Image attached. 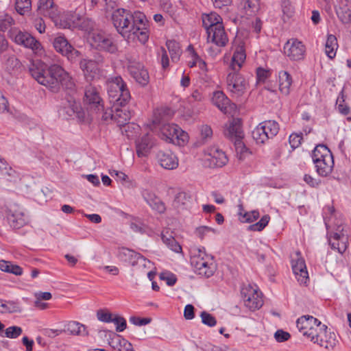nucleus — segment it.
<instances>
[{
  "label": "nucleus",
  "mask_w": 351,
  "mask_h": 351,
  "mask_svg": "<svg viewBox=\"0 0 351 351\" xmlns=\"http://www.w3.org/2000/svg\"><path fill=\"white\" fill-rule=\"evenodd\" d=\"M112 20L118 33L128 41L137 40L145 44L148 40V21L143 12L119 8L113 12Z\"/></svg>",
  "instance_id": "nucleus-1"
},
{
  "label": "nucleus",
  "mask_w": 351,
  "mask_h": 351,
  "mask_svg": "<svg viewBox=\"0 0 351 351\" xmlns=\"http://www.w3.org/2000/svg\"><path fill=\"white\" fill-rule=\"evenodd\" d=\"M233 54L226 78L227 90L232 97H240L249 89L248 81L239 73L245 59L246 53L244 42L237 38L232 45Z\"/></svg>",
  "instance_id": "nucleus-2"
},
{
  "label": "nucleus",
  "mask_w": 351,
  "mask_h": 351,
  "mask_svg": "<svg viewBox=\"0 0 351 351\" xmlns=\"http://www.w3.org/2000/svg\"><path fill=\"white\" fill-rule=\"evenodd\" d=\"M29 71L40 84L50 88L52 91L58 90L64 79V69L56 64L48 66L41 61H33L29 66Z\"/></svg>",
  "instance_id": "nucleus-3"
},
{
  "label": "nucleus",
  "mask_w": 351,
  "mask_h": 351,
  "mask_svg": "<svg viewBox=\"0 0 351 351\" xmlns=\"http://www.w3.org/2000/svg\"><path fill=\"white\" fill-rule=\"evenodd\" d=\"M190 262L194 271L199 276L210 278L216 271L213 256L208 254L204 247L191 249Z\"/></svg>",
  "instance_id": "nucleus-4"
},
{
  "label": "nucleus",
  "mask_w": 351,
  "mask_h": 351,
  "mask_svg": "<svg viewBox=\"0 0 351 351\" xmlns=\"http://www.w3.org/2000/svg\"><path fill=\"white\" fill-rule=\"evenodd\" d=\"M106 86L110 102L124 106L130 101L131 96L128 85L120 75L109 77Z\"/></svg>",
  "instance_id": "nucleus-5"
},
{
  "label": "nucleus",
  "mask_w": 351,
  "mask_h": 351,
  "mask_svg": "<svg viewBox=\"0 0 351 351\" xmlns=\"http://www.w3.org/2000/svg\"><path fill=\"white\" fill-rule=\"evenodd\" d=\"M37 12L40 15L49 17L57 27L66 28L65 16L64 14H61L53 0H39Z\"/></svg>",
  "instance_id": "nucleus-6"
},
{
  "label": "nucleus",
  "mask_w": 351,
  "mask_h": 351,
  "mask_svg": "<svg viewBox=\"0 0 351 351\" xmlns=\"http://www.w3.org/2000/svg\"><path fill=\"white\" fill-rule=\"evenodd\" d=\"M160 137L169 143L183 145L188 140V134L178 125L174 123L163 124L160 128Z\"/></svg>",
  "instance_id": "nucleus-7"
},
{
  "label": "nucleus",
  "mask_w": 351,
  "mask_h": 351,
  "mask_svg": "<svg viewBox=\"0 0 351 351\" xmlns=\"http://www.w3.org/2000/svg\"><path fill=\"white\" fill-rule=\"evenodd\" d=\"M296 326L298 330L311 341L317 332L322 331L319 330L324 328V324L319 319L311 315H302L297 319Z\"/></svg>",
  "instance_id": "nucleus-8"
},
{
  "label": "nucleus",
  "mask_w": 351,
  "mask_h": 351,
  "mask_svg": "<svg viewBox=\"0 0 351 351\" xmlns=\"http://www.w3.org/2000/svg\"><path fill=\"white\" fill-rule=\"evenodd\" d=\"M241 294L245 306L251 311H256L263 304L262 293L256 286L244 285L241 288Z\"/></svg>",
  "instance_id": "nucleus-9"
},
{
  "label": "nucleus",
  "mask_w": 351,
  "mask_h": 351,
  "mask_svg": "<svg viewBox=\"0 0 351 351\" xmlns=\"http://www.w3.org/2000/svg\"><path fill=\"white\" fill-rule=\"evenodd\" d=\"M204 165L210 168L221 167L228 162L225 152L216 145L207 147L204 151Z\"/></svg>",
  "instance_id": "nucleus-10"
},
{
  "label": "nucleus",
  "mask_w": 351,
  "mask_h": 351,
  "mask_svg": "<svg viewBox=\"0 0 351 351\" xmlns=\"http://www.w3.org/2000/svg\"><path fill=\"white\" fill-rule=\"evenodd\" d=\"M84 103L87 108L96 113L103 112L104 101L96 86L89 84L85 87Z\"/></svg>",
  "instance_id": "nucleus-11"
},
{
  "label": "nucleus",
  "mask_w": 351,
  "mask_h": 351,
  "mask_svg": "<svg viewBox=\"0 0 351 351\" xmlns=\"http://www.w3.org/2000/svg\"><path fill=\"white\" fill-rule=\"evenodd\" d=\"M283 51L289 60L301 61L305 58L306 47L302 41L291 38L285 44Z\"/></svg>",
  "instance_id": "nucleus-12"
},
{
  "label": "nucleus",
  "mask_w": 351,
  "mask_h": 351,
  "mask_svg": "<svg viewBox=\"0 0 351 351\" xmlns=\"http://www.w3.org/2000/svg\"><path fill=\"white\" fill-rule=\"evenodd\" d=\"M91 45L99 50L113 53L117 51V45L112 38L103 32L93 33L90 37Z\"/></svg>",
  "instance_id": "nucleus-13"
},
{
  "label": "nucleus",
  "mask_w": 351,
  "mask_h": 351,
  "mask_svg": "<svg viewBox=\"0 0 351 351\" xmlns=\"http://www.w3.org/2000/svg\"><path fill=\"white\" fill-rule=\"evenodd\" d=\"M118 256L121 261L127 262L132 266L139 265L149 267L148 265L151 264V262L141 254L127 247L119 248Z\"/></svg>",
  "instance_id": "nucleus-14"
},
{
  "label": "nucleus",
  "mask_w": 351,
  "mask_h": 351,
  "mask_svg": "<svg viewBox=\"0 0 351 351\" xmlns=\"http://www.w3.org/2000/svg\"><path fill=\"white\" fill-rule=\"evenodd\" d=\"M321 330L322 332H317V335L315 336L312 342L327 350H332L338 343L335 333L330 330H328V327L325 324H324V328Z\"/></svg>",
  "instance_id": "nucleus-15"
},
{
  "label": "nucleus",
  "mask_w": 351,
  "mask_h": 351,
  "mask_svg": "<svg viewBox=\"0 0 351 351\" xmlns=\"http://www.w3.org/2000/svg\"><path fill=\"white\" fill-rule=\"evenodd\" d=\"M128 70L130 75L141 86H146L149 83V73L141 62L130 61Z\"/></svg>",
  "instance_id": "nucleus-16"
},
{
  "label": "nucleus",
  "mask_w": 351,
  "mask_h": 351,
  "mask_svg": "<svg viewBox=\"0 0 351 351\" xmlns=\"http://www.w3.org/2000/svg\"><path fill=\"white\" fill-rule=\"evenodd\" d=\"M211 103L224 114H231L235 108V105L222 90H216L213 93Z\"/></svg>",
  "instance_id": "nucleus-17"
},
{
  "label": "nucleus",
  "mask_w": 351,
  "mask_h": 351,
  "mask_svg": "<svg viewBox=\"0 0 351 351\" xmlns=\"http://www.w3.org/2000/svg\"><path fill=\"white\" fill-rule=\"evenodd\" d=\"M295 256L291 261L293 272L300 284H306L308 279V274L305 261L301 257L300 252H297Z\"/></svg>",
  "instance_id": "nucleus-18"
},
{
  "label": "nucleus",
  "mask_w": 351,
  "mask_h": 351,
  "mask_svg": "<svg viewBox=\"0 0 351 351\" xmlns=\"http://www.w3.org/2000/svg\"><path fill=\"white\" fill-rule=\"evenodd\" d=\"M156 159L159 165L167 170H174L179 165L178 158L171 151H159L157 153Z\"/></svg>",
  "instance_id": "nucleus-19"
},
{
  "label": "nucleus",
  "mask_w": 351,
  "mask_h": 351,
  "mask_svg": "<svg viewBox=\"0 0 351 351\" xmlns=\"http://www.w3.org/2000/svg\"><path fill=\"white\" fill-rule=\"evenodd\" d=\"M173 115V112L169 108H160L154 111L151 123L148 125L152 130L160 128L165 122L169 120Z\"/></svg>",
  "instance_id": "nucleus-20"
},
{
  "label": "nucleus",
  "mask_w": 351,
  "mask_h": 351,
  "mask_svg": "<svg viewBox=\"0 0 351 351\" xmlns=\"http://www.w3.org/2000/svg\"><path fill=\"white\" fill-rule=\"evenodd\" d=\"M206 32L208 42L215 44L217 47H224L228 42V37L223 24L217 25V27L210 29V31Z\"/></svg>",
  "instance_id": "nucleus-21"
},
{
  "label": "nucleus",
  "mask_w": 351,
  "mask_h": 351,
  "mask_svg": "<svg viewBox=\"0 0 351 351\" xmlns=\"http://www.w3.org/2000/svg\"><path fill=\"white\" fill-rule=\"evenodd\" d=\"M7 219L10 226L15 229H19L27 223V217L19 209L10 210Z\"/></svg>",
  "instance_id": "nucleus-22"
},
{
  "label": "nucleus",
  "mask_w": 351,
  "mask_h": 351,
  "mask_svg": "<svg viewBox=\"0 0 351 351\" xmlns=\"http://www.w3.org/2000/svg\"><path fill=\"white\" fill-rule=\"evenodd\" d=\"M80 67L87 80H92L99 75V64L95 60H83L80 62Z\"/></svg>",
  "instance_id": "nucleus-23"
},
{
  "label": "nucleus",
  "mask_w": 351,
  "mask_h": 351,
  "mask_svg": "<svg viewBox=\"0 0 351 351\" xmlns=\"http://www.w3.org/2000/svg\"><path fill=\"white\" fill-rule=\"evenodd\" d=\"M125 106L113 104L114 111L112 114V119L114 120L119 126L127 124L132 117L131 112Z\"/></svg>",
  "instance_id": "nucleus-24"
},
{
  "label": "nucleus",
  "mask_w": 351,
  "mask_h": 351,
  "mask_svg": "<svg viewBox=\"0 0 351 351\" xmlns=\"http://www.w3.org/2000/svg\"><path fill=\"white\" fill-rule=\"evenodd\" d=\"M108 344L117 351H132L133 346L130 342L122 336L112 334L108 339Z\"/></svg>",
  "instance_id": "nucleus-25"
},
{
  "label": "nucleus",
  "mask_w": 351,
  "mask_h": 351,
  "mask_svg": "<svg viewBox=\"0 0 351 351\" xmlns=\"http://www.w3.org/2000/svg\"><path fill=\"white\" fill-rule=\"evenodd\" d=\"M143 196L145 200L153 210H156L160 213L165 212L166 209L165 206L158 197H156L154 194L149 193V191H144L143 193Z\"/></svg>",
  "instance_id": "nucleus-26"
},
{
  "label": "nucleus",
  "mask_w": 351,
  "mask_h": 351,
  "mask_svg": "<svg viewBox=\"0 0 351 351\" xmlns=\"http://www.w3.org/2000/svg\"><path fill=\"white\" fill-rule=\"evenodd\" d=\"M279 77V90L285 95L290 93L291 86L292 84V77L290 74L285 71H281L278 73Z\"/></svg>",
  "instance_id": "nucleus-27"
},
{
  "label": "nucleus",
  "mask_w": 351,
  "mask_h": 351,
  "mask_svg": "<svg viewBox=\"0 0 351 351\" xmlns=\"http://www.w3.org/2000/svg\"><path fill=\"white\" fill-rule=\"evenodd\" d=\"M202 23L206 32L210 31V29L217 27V25H221V17L215 12H210V14H204L202 15Z\"/></svg>",
  "instance_id": "nucleus-28"
},
{
  "label": "nucleus",
  "mask_w": 351,
  "mask_h": 351,
  "mask_svg": "<svg viewBox=\"0 0 351 351\" xmlns=\"http://www.w3.org/2000/svg\"><path fill=\"white\" fill-rule=\"evenodd\" d=\"M154 145L152 138L149 134L143 136L136 142V153L139 157L144 156Z\"/></svg>",
  "instance_id": "nucleus-29"
},
{
  "label": "nucleus",
  "mask_w": 351,
  "mask_h": 351,
  "mask_svg": "<svg viewBox=\"0 0 351 351\" xmlns=\"http://www.w3.org/2000/svg\"><path fill=\"white\" fill-rule=\"evenodd\" d=\"M315 165L316 171L319 176L322 177L328 176L332 173L334 167L333 156L330 158L327 157L325 160L315 163Z\"/></svg>",
  "instance_id": "nucleus-30"
},
{
  "label": "nucleus",
  "mask_w": 351,
  "mask_h": 351,
  "mask_svg": "<svg viewBox=\"0 0 351 351\" xmlns=\"http://www.w3.org/2000/svg\"><path fill=\"white\" fill-rule=\"evenodd\" d=\"M67 114L69 116L75 115L80 121H83L85 117V112L83 110L80 104L74 99H67Z\"/></svg>",
  "instance_id": "nucleus-31"
},
{
  "label": "nucleus",
  "mask_w": 351,
  "mask_h": 351,
  "mask_svg": "<svg viewBox=\"0 0 351 351\" xmlns=\"http://www.w3.org/2000/svg\"><path fill=\"white\" fill-rule=\"evenodd\" d=\"M332 154L330 150L324 145H319L315 147L312 154V158L314 164L325 160L327 157L330 158Z\"/></svg>",
  "instance_id": "nucleus-32"
},
{
  "label": "nucleus",
  "mask_w": 351,
  "mask_h": 351,
  "mask_svg": "<svg viewBox=\"0 0 351 351\" xmlns=\"http://www.w3.org/2000/svg\"><path fill=\"white\" fill-rule=\"evenodd\" d=\"M67 334L75 336H87L88 331L85 325L75 321L67 323Z\"/></svg>",
  "instance_id": "nucleus-33"
},
{
  "label": "nucleus",
  "mask_w": 351,
  "mask_h": 351,
  "mask_svg": "<svg viewBox=\"0 0 351 351\" xmlns=\"http://www.w3.org/2000/svg\"><path fill=\"white\" fill-rule=\"evenodd\" d=\"M240 7L246 16H253L256 14L260 9V1L242 0L240 3Z\"/></svg>",
  "instance_id": "nucleus-34"
},
{
  "label": "nucleus",
  "mask_w": 351,
  "mask_h": 351,
  "mask_svg": "<svg viewBox=\"0 0 351 351\" xmlns=\"http://www.w3.org/2000/svg\"><path fill=\"white\" fill-rule=\"evenodd\" d=\"M21 45L32 49L35 54H41L43 51L40 43L28 33Z\"/></svg>",
  "instance_id": "nucleus-35"
},
{
  "label": "nucleus",
  "mask_w": 351,
  "mask_h": 351,
  "mask_svg": "<svg viewBox=\"0 0 351 351\" xmlns=\"http://www.w3.org/2000/svg\"><path fill=\"white\" fill-rule=\"evenodd\" d=\"M21 45L32 49L35 54H41L43 51L40 43L28 33Z\"/></svg>",
  "instance_id": "nucleus-36"
},
{
  "label": "nucleus",
  "mask_w": 351,
  "mask_h": 351,
  "mask_svg": "<svg viewBox=\"0 0 351 351\" xmlns=\"http://www.w3.org/2000/svg\"><path fill=\"white\" fill-rule=\"evenodd\" d=\"M21 45L32 49L35 54H41L43 51L40 43L28 33Z\"/></svg>",
  "instance_id": "nucleus-37"
},
{
  "label": "nucleus",
  "mask_w": 351,
  "mask_h": 351,
  "mask_svg": "<svg viewBox=\"0 0 351 351\" xmlns=\"http://www.w3.org/2000/svg\"><path fill=\"white\" fill-rule=\"evenodd\" d=\"M21 45L32 49L35 54H41L43 51L40 43L28 33Z\"/></svg>",
  "instance_id": "nucleus-38"
},
{
  "label": "nucleus",
  "mask_w": 351,
  "mask_h": 351,
  "mask_svg": "<svg viewBox=\"0 0 351 351\" xmlns=\"http://www.w3.org/2000/svg\"><path fill=\"white\" fill-rule=\"evenodd\" d=\"M224 134L230 138L241 137V128L239 121L233 120L226 125Z\"/></svg>",
  "instance_id": "nucleus-39"
},
{
  "label": "nucleus",
  "mask_w": 351,
  "mask_h": 351,
  "mask_svg": "<svg viewBox=\"0 0 351 351\" xmlns=\"http://www.w3.org/2000/svg\"><path fill=\"white\" fill-rule=\"evenodd\" d=\"M337 48L338 44L336 36L332 34L328 35L325 45V53L326 56L330 59L334 58L336 56Z\"/></svg>",
  "instance_id": "nucleus-40"
},
{
  "label": "nucleus",
  "mask_w": 351,
  "mask_h": 351,
  "mask_svg": "<svg viewBox=\"0 0 351 351\" xmlns=\"http://www.w3.org/2000/svg\"><path fill=\"white\" fill-rule=\"evenodd\" d=\"M261 123L265 132V134L268 136L269 138H274L278 133L279 125L276 121L268 120L261 122Z\"/></svg>",
  "instance_id": "nucleus-41"
},
{
  "label": "nucleus",
  "mask_w": 351,
  "mask_h": 351,
  "mask_svg": "<svg viewBox=\"0 0 351 351\" xmlns=\"http://www.w3.org/2000/svg\"><path fill=\"white\" fill-rule=\"evenodd\" d=\"M0 174L11 181L12 178L16 177V171L6 162L4 158L0 156Z\"/></svg>",
  "instance_id": "nucleus-42"
},
{
  "label": "nucleus",
  "mask_w": 351,
  "mask_h": 351,
  "mask_svg": "<svg viewBox=\"0 0 351 351\" xmlns=\"http://www.w3.org/2000/svg\"><path fill=\"white\" fill-rule=\"evenodd\" d=\"M0 269L16 276H21L23 274V269L20 266L4 260L0 261Z\"/></svg>",
  "instance_id": "nucleus-43"
},
{
  "label": "nucleus",
  "mask_w": 351,
  "mask_h": 351,
  "mask_svg": "<svg viewBox=\"0 0 351 351\" xmlns=\"http://www.w3.org/2000/svg\"><path fill=\"white\" fill-rule=\"evenodd\" d=\"M22 308L19 302L14 301H8L5 302H0V312L5 313H20Z\"/></svg>",
  "instance_id": "nucleus-44"
},
{
  "label": "nucleus",
  "mask_w": 351,
  "mask_h": 351,
  "mask_svg": "<svg viewBox=\"0 0 351 351\" xmlns=\"http://www.w3.org/2000/svg\"><path fill=\"white\" fill-rule=\"evenodd\" d=\"M166 45L171 55L172 61H178L182 53L179 43L175 40H167Z\"/></svg>",
  "instance_id": "nucleus-45"
},
{
  "label": "nucleus",
  "mask_w": 351,
  "mask_h": 351,
  "mask_svg": "<svg viewBox=\"0 0 351 351\" xmlns=\"http://www.w3.org/2000/svg\"><path fill=\"white\" fill-rule=\"evenodd\" d=\"M161 238L163 243L172 251L180 253L182 252L181 245L176 241L171 235H166L164 232L161 234Z\"/></svg>",
  "instance_id": "nucleus-46"
},
{
  "label": "nucleus",
  "mask_w": 351,
  "mask_h": 351,
  "mask_svg": "<svg viewBox=\"0 0 351 351\" xmlns=\"http://www.w3.org/2000/svg\"><path fill=\"white\" fill-rule=\"evenodd\" d=\"M15 10L20 15H26L31 12L32 1L31 0H16Z\"/></svg>",
  "instance_id": "nucleus-47"
},
{
  "label": "nucleus",
  "mask_w": 351,
  "mask_h": 351,
  "mask_svg": "<svg viewBox=\"0 0 351 351\" xmlns=\"http://www.w3.org/2000/svg\"><path fill=\"white\" fill-rule=\"evenodd\" d=\"M261 123H259L254 130L252 131V138L258 144H263L266 143L269 138L268 136L265 134Z\"/></svg>",
  "instance_id": "nucleus-48"
},
{
  "label": "nucleus",
  "mask_w": 351,
  "mask_h": 351,
  "mask_svg": "<svg viewBox=\"0 0 351 351\" xmlns=\"http://www.w3.org/2000/svg\"><path fill=\"white\" fill-rule=\"evenodd\" d=\"M14 24V19L5 12H0V31H5Z\"/></svg>",
  "instance_id": "nucleus-49"
},
{
  "label": "nucleus",
  "mask_w": 351,
  "mask_h": 351,
  "mask_svg": "<svg viewBox=\"0 0 351 351\" xmlns=\"http://www.w3.org/2000/svg\"><path fill=\"white\" fill-rule=\"evenodd\" d=\"M333 240L339 241V244L337 245V250L340 254H343L347 249V238L343 234L335 232L332 234Z\"/></svg>",
  "instance_id": "nucleus-50"
},
{
  "label": "nucleus",
  "mask_w": 351,
  "mask_h": 351,
  "mask_svg": "<svg viewBox=\"0 0 351 351\" xmlns=\"http://www.w3.org/2000/svg\"><path fill=\"white\" fill-rule=\"evenodd\" d=\"M10 38L14 41L16 44L21 45L23 43L25 37L27 36V32H23L21 30L14 28L9 31Z\"/></svg>",
  "instance_id": "nucleus-51"
},
{
  "label": "nucleus",
  "mask_w": 351,
  "mask_h": 351,
  "mask_svg": "<svg viewBox=\"0 0 351 351\" xmlns=\"http://www.w3.org/2000/svg\"><path fill=\"white\" fill-rule=\"evenodd\" d=\"M195 234L196 237H197L199 239L203 240L206 237L208 236L210 234H215L217 233V231L212 228L211 227L202 226H199L195 228Z\"/></svg>",
  "instance_id": "nucleus-52"
},
{
  "label": "nucleus",
  "mask_w": 351,
  "mask_h": 351,
  "mask_svg": "<svg viewBox=\"0 0 351 351\" xmlns=\"http://www.w3.org/2000/svg\"><path fill=\"white\" fill-rule=\"evenodd\" d=\"M346 96L343 94V91L342 90L337 99V105L338 111L343 115H348L350 113V108L349 106L344 104Z\"/></svg>",
  "instance_id": "nucleus-53"
},
{
  "label": "nucleus",
  "mask_w": 351,
  "mask_h": 351,
  "mask_svg": "<svg viewBox=\"0 0 351 351\" xmlns=\"http://www.w3.org/2000/svg\"><path fill=\"white\" fill-rule=\"evenodd\" d=\"M53 45L57 52L61 53L62 56H65L66 38L63 35L56 37Z\"/></svg>",
  "instance_id": "nucleus-54"
},
{
  "label": "nucleus",
  "mask_w": 351,
  "mask_h": 351,
  "mask_svg": "<svg viewBox=\"0 0 351 351\" xmlns=\"http://www.w3.org/2000/svg\"><path fill=\"white\" fill-rule=\"evenodd\" d=\"M3 332L4 335L2 334L0 335L1 337H5L10 339H16L22 334L23 330L19 326H12L7 328Z\"/></svg>",
  "instance_id": "nucleus-55"
},
{
  "label": "nucleus",
  "mask_w": 351,
  "mask_h": 351,
  "mask_svg": "<svg viewBox=\"0 0 351 351\" xmlns=\"http://www.w3.org/2000/svg\"><path fill=\"white\" fill-rule=\"evenodd\" d=\"M269 216L268 215H265L262 217L259 221L252 225H250L249 227V230L252 231H261L267 226L269 221Z\"/></svg>",
  "instance_id": "nucleus-56"
},
{
  "label": "nucleus",
  "mask_w": 351,
  "mask_h": 351,
  "mask_svg": "<svg viewBox=\"0 0 351 351\" xmlns=\"http://www.w3.org/2000/svg\"><path fill=\"white\" fill-rule=\"evenodd\" d=\"M4 58H6L5 62V65L6 66V69L9 71L19 66L20 62L16 58V56L14 55H11V56L5 55Z\"/></svg>",
  "instance_id": "nucleus-57"
},
{
  "label": "nucleus",
  "mask_w": 351,
  "mask_h": 351,
  "mask_svg": "<svg viewBox=\"0 0 351 351\" xmlns=\"http://www.w3.org/2000/svg\"><path fill=\"white\" fill-rule=\"evenodd\" d=\"M204 95L202 92L199 89L193 90L192 93L187 98V102L191 105L193 106L195 102H201L204 100Z\"/></svg>",
  "instance_id": "nucleus-58"
},
{
  "label": "nucleus",
  "mask_w": 351,
  "mask_h": 351,
  "mask_svg": "<svg viewBox=\"0 0 351 351\" xmlns=\"http://www.w3.org/2000/svg\"><path fill=\"white\" fill-rule=\"evenodd\" d=\"M282 10L283 14L288 19L291 18L294 13V8L289 0H282Z\"/></svg>",
  "instance_id": "nucleus-59"
},
{
  "label": "nucleus",
  "mask_w": 351,
  "mask_h": 351,
  "mask_svg": "<svg viewBox=\"0 0 351 351\" xmlns=\"http://www.w3.org/2000/svg\"><path fill=\"white\" fill-rule=\"evenodd\" d=\"M202 322L204 324L207 325L210 327L215 326L217 324V320L211 314L203 311L200 315Z\"/></svg>",
  "instance_id": "nucleus-60"
},
{
  "label": "nucleus",
  "mask_w": 351,
  "mask_h": 351,
  "mask_svg": "<svg viewBox=\"0 0 351 351\" xmlns=\"http://www.w3.org/2000/svg\"><path fill=\"white\" fill-rule=\"evenodd\" d=\"M187 50L189 52V58H191V60L188 61V65L192 68L198 64L200 58L198 56V55L195 53L193 47L191 45L188 47Z\"/></svg>",
  "instance_id": "nucleus-61"
},
{
  "label": "nucleus",
  "mask_w": 351,
  "mask_h": 351,
  "mask_svg": "<svg viewBox=\"0 0 351 351\" xmlns=\"http://www.w3.org/2000/svg\"><path fill=\"white\" fill-rule=\"evenodd\" d=\"M97 319L103 322L110 323L112 322L114 317L112 314L106 310L100 309L97 312Z\"/></svg>",
  "instance_id": "nucleus-62"
},
{
  "label": "nucleus",
  "mask_w": 351,
  "mask_h": 351,
  "mask_svg": "<svg viewBox=\"0 0 351 351\" xmlns=\"http://www.w3.org/2000/svg\"><path fill=\"white\" fill-rule=\"evenodd\" d=\"M160 278L165 281L169 286L174 285L177 281L176 275L171 272H162L160 275Z\"/></svg>",
  "instance_id": "nucleus-63"
},
{
  "label": "nucleus",
  "mask_w": 351,
  "mask_h": 351,
  "mask_svg": "<svg viewBox=\"0 0 351 351\" xmlns=\"http://www.w3.org/2000/svg\"><path fill=\"white\" fill-rule=\"evenodd\" d=\"M259 217V213L257 210L247 212L241 216L240 220L242 222L250 223L256 220Z\"/></svg>",
  "instance_id": "nucleus-64"
}]
</instances>
